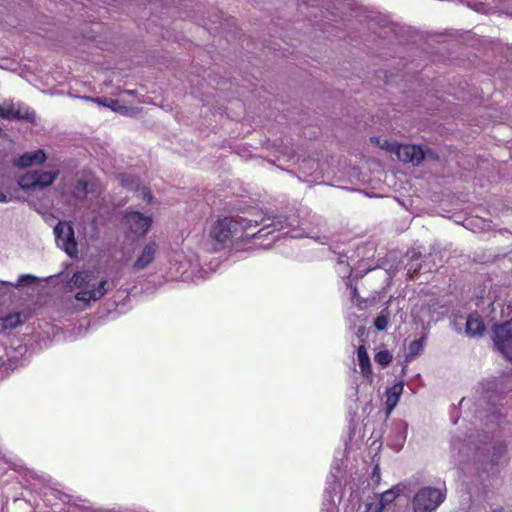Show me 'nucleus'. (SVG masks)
Wrapping results in <instances>:
<instances>
[{
    "mask_svg": "<svg viewBox=\"0 0 512 512\" xmlns=\"http://www.w3.org/2000/svg\"><path fill=\"white\" fill-rule=\"evenodd\" d=\"M401 485H395L380 494L375 502H368L365 504V512H382L383 509L391 504L402 492Z\"/></svg>",
    "mask_w": 512,
    "mask_h": 512,
    "instance_id": "13",
    "label": "nucleus"
},
{
    "mask_svg": "<svg viewBox=\"0 0 512 512\" xmlns=\"http://www.w3.org/2000/svg\"><path fill=\"white\" fill-rule=\"evenodd\" d=\"M377 144L396 155L397 159L404 163L418 165L424 158V152L420 146L410 144H399L396 142H388L386 140H377Z\"/></svg>",
    "mask_w": 512,
    "mask_h": 512,
    "instance_id": "5",
    "label": "nucleus"
},
{
    "mask_svg": "<svg viewBox=\"0 0 512 512\" xmlns=\"http://www.w3.org/2000/svg\"><path fill=\"white\" fill-rule=\"evenodd\" d=\"M445 490L433 487H424L414 496L412 501L414 512H433L445 500Z\"/></svg>",
    "mask_w": 512,
    "mask_h": 512,
    "instance_id": "4",
    "label": "nucleus"
},
{
    "mask_svg": "<svg viewBox=\"0 0 512 512\" xmlns=\"http://www.w3.org/2000/svg\"><path fill=\"white\" fill-rule=\"evenodd\" d=\"M407 431H408V424L406 422H400L399 424L396 425L395 440L391 441V443H390V446L394 450L399 451L403 447V445L406 441Z\"/></svg>",
    "mask_w": 512,
    "mask_h": 512,
    "instance_id": "19",
    "label": "nucleus"
},
{
    "mask_svg": "<svg viewBox=\"0 0 512 512\" xmlns=\"http://www.w3.org/2000/svg\"><path fill=\"white\" fill-rule=\"evenodd\" d=\"M125 224L133 234L144 236L152 225V219L138 211H132L125 215Z\"/></svg>",
    "mask_w": 512,
    "mask_h": 512,
    "instance_id": "12",
    "label": "nucleus"
},
{
    "mask_svg": "<svg viewBox=\"0 0 512 512\" xmlns=\"http://www.w3.org/2000/svg\"><path fill=\"white\" fill-rule=\"evenodd\" d=\"M36 279L37 278L34 275L22 274V275L19 276L17 282H15V283L8 282V281H0V284L1 285H5V286H9V287L18 288V287H21V286L30 285V284L34 283L36 281Z\"/></svg>",
    "mask_w": 512,
    "mask_h": 512,
    "instance_id": "24",
    "label": "nucleus"
},
{
    "mask_svg": "<svg viewBox=\"0 0 512 512\" xmlns=\"http://www.w3.org/2000/svg\"><path fill=\"white\" fill-rule=\"evenodd\" d=\"M58 175V171H36L37 187L44 188L51 185Z\"/></svg>",
    "mask_w": 512,
    "mask_h": 512,
    "instance_id": "22",
    "label": "nucleus"
},
{
    "mask_svg": "<svg viewBox=\"0 0 512 512\" xmlns=\"http://www.w3.org/2000/svg\"><path fill=\"white\" fill-rule=\"evenodd\" d=\"M62 193L74 200V205L85 200L97 198L100 194L99 184L92 177L71 178L63 183Z\"/></svg>",
    "mask_w": 512,
    "mask_h": 512,
    "instance_id": "3",
    "label": "nucleus"
},
{
    "mask_svg": "<svg viewBox=\"0 0 512 512\" xmlns=\"http://www.w3.org/2000/svg\"><path fill=\"white\" fill-rule=\"evenodd\" d=\"M45 160V152L42 149H38L22 154L15 160L14 164L21 168H27L33 165L42 164Z\"/></svg>",
    "mask_w": 512,
    "mask_h": 512,
    "instance_id": "14",
    "label": "nucleus"
},
{
    "mask_svg": "<svg viewBox=\"0 0 512 512\" xmlns=\"http://www.w3.org/2000/svg\"><path fill=\"white\" fill-rule=\"evenodd\" d=\"M485 331V325L477 314H470L466 321V333L469 336H481Z\"/></svg>",
    "mask_w": 512,
    "mask_h": 512,
    "instance_id": "18",
    "label": "nucleus"
},
{
    "mask_svg": "<svg viewBox=\"0 0 512 512\" xmlns=\"http://www.w3.org/2000/svg\"><path fill=\"white\" fill-rule=\"evenodd\" d=\"M54 234L57 246L64 250L70 257L76 256L77 243L71 223L60 221L54 228Z\"/></svg>",
    "mask_w": 512,
    "mask_h": 512,
    "instance_id": "8",
    "label": "nucleus"
},
{
    "mask_svg": "<svg viewBox=\"0 0 512 512\" xmlns=\"http://www.w3.org/2000/svg\"><path fill=\"white\" fill-rule=\"evenodd\" d=\"M404 383L403 381H398L394 383L391 387L386 389V412L389 415L393 409L397 406L400 396L403 393Z\"/></svg>",
    "mask_w": 512,
    "mask_h": 512,
    "instance_id": "15",
    "label": "nucleus"
},
{
    "mask_svg": "<svg viewBox=\"0 0 512 512\" xmlns=\"http://www.w3.org/2000/svg\"><path fill=\"white\" fill-rule=\"evenodd\" d=\"M18 184L22 189H34L37 188L36 171L27 172L21 176L18 180Z\"/></svg>",
    "mask_w": 512,
    "mask_h": 512,
    "instance_id": "23",
    "label": "nucleus"
},
{
    "mask_svg": "<svg viewBox=\"0 0 512 512\" xmlns=\"http://www.w3.org/2000/svg\"><path fill=\"white\" fill-rule=\"evenodd\" d=\"M180 274L182 277H189V275L187 274V271H182V272H180Z\"/></svg>",
    "mask_w": 512,
    "mask_h": 512,
    "instance_id": "35",
    "label": "nucleus"
},
{
    "mask_svg": "<svg viewBox=\"0 0 512 512\" xmlns=\"http://www.w3.org/2000/svg\"><path fill=\"white\" fill-rule=\"evenodd\" d=\"M367 246H359L352 255L341 254L337 262V271L342 277H350L354 268L368 257Z\"/></svg>",
    "mask_w": 512,
    "mask_h": 512,
    "instance_id": "9",
    "label": "nucleus"
},
{
    "mask_svg": "<svg viewBox=\"0 0 512 512\" xmlns=\"http://www.w3.org/2000/svg\"><path fill=\"white\" fill-rule=\"evenodd\" d=\"M472 451L471 441L461 435H453L450 440V454L455 466H461L469 458Z\"/></svg>",
    "mask_w": 512,
    "mask_h": 512,
    "instance_id": "10",
    "label": "nucleus"
},
{
    "mask_svg": "<svg viewBox=\"0 0 512 512\" xmlns=\"http://www.w3.org/2000/svg\"><path fill=\"white\" fill-rule=\"evenodd\" d=\"M407 256L410 258L411 261H415L420 258L421 252L416 248H412L407 252Z\"/></svg>",
    "mask_w": 512,
    "mask_h": 512,
    "instance_id": "30",
    "label": "nucleus"
},
{
    "mask_svg": "<svg viewBox=\"0 0 512 512\" xmlns=\"http://www.w3.org/2000/svg\"><path fill=\"white\" fill-rule=\"evenodd\" d=\"M126 92H127L128 94H130V95H132V94L134 93V91H133V90H127Z\"/></svg>",
    "mask_w": 512,
    "mask_h": 512,
    "instance_id": "37",
    "label": "nucleus"
},
{
    "mask_svg": "<svg viewBox=\"0 0 512 512\" xmlns=\"http://www.w3.org/2000/svg\"><path fill=\"white\" fill-rule=\"evenodd\" d=\"M0 116L6 119H22L26 118L28 120L34 119V113H22L20 107H15L14 105L6 104L0 105Z\"/></svg>",
    "mask_w": 512,
    "mask_h": 512,
    "instance_id": "17",
    "label": "nucleus"
},
{
    "mask_svg": "<svg viewBox=\"0 0 512 512\" xmlns=\"http://www.w3.org/2000/svg\"><path fill=\"white\" fill-rule=\"evenodd\" d=\"M143 199L150 202L152 200V194L149 191L143 192Z\"/></svg>",
    "mask_w": 512,
    "mask_h": 512,
    "instance_id": "33",
    "label": "nucleus"
},
{
    "mask_svg": "<svg viewBox=\"0 0 512 512\" xmlns=\"http://www.w3.org/2000/svg\"><path fill=\"white\" fill-rule=\"evenodd\" d=\"M357 361L360 367V373L371 383L373 380L371 362L367 350L363 345H360L357 349Z\"/></svg>",
    "mask_w": 512,
    "mask_h": 512,
    "instance_id": "16",
    "label": "nucleus"
},
{
    "mask_svg": "<svg viewBox=\"0 0 512 512\" xmlns=\"http://www.w3.org/2000/svg\"><path fill=\"white\" fill-rule=\"evenodd\" d=\"M374 359H375L376 363H378L379 365L385 367V366H387L391 362L392 355L387 350H381V351L376 353Z\"/></svg>",
    "mask_w": 512,
    "mask_h": 512,
    "instance_id": "26",
    "label": "nucleus"
},
{
    "mask_svg": "<svg viewBox=\"0 0 512 512\" xmlns=\"http://www.w3.org/2000/svg\"><path fill=\"white\" fill-rule=\"evenodd\" d=\"M499 382H500V385L503 386V385H508L507 388H504V387H501L499 389V393H504L508 388H510L512 386V376L511 375H505V376H502L500 379H499Z\"/></svg>",
    "mask_w": 512,
    "mask_h": 512,
    "instance_id": "28",
    "label": "nucleus"
},
{
    "mask_svg": "<svg viewBox=\"0 0 512 512\" xmlns=\"http://www.w3.org/2000/svg\"><path fill=\"white\" fill-rule=\"evenodd\" d=\"M492 339L497 350L512 361V320L494 326Z\"/></svg>",
    "mask_w": 512,
    "mask_h": 512,
    "instance_id": "7",
    "label": "nucleus"
},
{
    "mask_svg": "<svg viewBox=\"0 0 512 512\" xmlns=\"http://www.w3.org/2000/svg\"><path fill=\"white\" fill-rule=\"evenodd\" d=\"M262 225L252 237L262 238L268 236L273 231H282L288 229L285 234L291 238H301L303 233L297 230L301 226L299 217L295 214L289 216L278 215L274 217L257 216L253 219L244 217H223L216 220L210 229V238L214 241V249L220 250L225 247L239 230L247 231L251 228Z\"/></svg>",
    "mask_w": 512,
    "mask_h": 512,
    "instance_id": "1",
    "label": "nucleus"
},
{
    "mask_svg": "<svg viewBox=\"0 0 512 512\" xmlns=\"http://www.w3.org/2000/svg\"><path fill=\"white\" fill-rule=\"evenodd\" d=\"M159 251V245L156 241H148L140 249L132 265L134 271H141L153 263Z\"/></svg>",
    "mask_w": 512,
    "mask_h": 512,
    "instance_id": "11",
    "label": "nucleus"
},
{
    "mask_svg": "<svg viewBox=\"0 0 512 512\" xmlns=\"http://www.w3.org/2000/svg\"><path fill=\"white\" fill-rule=\"evenodd\" d=\"M363 332H364V328L363 327L359 328L358 334H362Z\"/></svg>",
    "mask_w": 512,
    "mask_h": 512,
    "instance_id": "36",
    "label": "nucleus"
},
{
    "mask_svg": "<svg viewBox=\"0 0 512 512\" xmlns=\"http://www.w3.org/2000/svg\"><path fill=\"white\" fill-rule=\"evenodd\" d=\"M379 471H380L379 466H378V465H376V466L374 467V469H373V475H372V478H373V479H375V478H376V479H377V481H378V480H379V478H380V473H379Z\"/></svg>",
    "mask_w": 512,
    "mask_h": 512,
    "instance_id": "32",
    "label": "nucleus"
},
{
    "mask_svg": "<svg viewBox=\"0 0 512 512\" xmlns=\"http://www.w3.org/2000/svg\"><path fill=\"white\" fill-rule=\"evenodd\" d=\"M339 474L340 465L335 462L332 465L330 475L327 477L326 487L323 496V502L320 512H338L337 503L335 497L339 493Z\"/></svg>",
    "mask_w": 512,
    "mask_h": 512,
    "instance_id": "6",
    "label": "nucleus"
},
{
    "mask_svg": "<svg viewBox=\"0 0 512 512\" xmlns=\"http://www.w3.org/2000/svg\"><path fill=\"white\" fill-rule=\"evenodd\" d=\"M23 323L20 313H12L0 318V332L14 329Z\"/></svg>",
    "mask_w": 512,
    "mask_h": 512,
    "instance_id": "20",
    "label": "nucleus"
},
{
    "mask_svg": "<svg viewBox=\"0 0 512 512\" xmlns=\"http://www.w3.org/2000/svg\"><path fill=\"white\" fill-rule=\"evenodd\" d=\"M105 105L110 107L114 111L123 112V110H125V107L121 106L116 100H110V104Z\"/></svg>",
    "mask_w": 512,
    "mask_h": 512,
    "instance_id": "31",
    "label": "nucleus"
},
{
    "mask_svg": "<svg viewBox=\"0 0 512 512\" xmlns=\"http://www.w3.org/2000/svg\"><path fill=\"white\" fill-rule=\"evenodd\" d=\"M505 0H492L494 6L491 7L490 4L479 2L474 5V9L477 12L481 13H490L494 8H496L499 4L503 3Z\"/></svg>",
    "mask_w": 512,
    "mask_h": 512,
    "instance_id": "25",
    "label": "nucleus"
},
{
    "mask_svg": "<svg viewBox=\"0 0 512 512\" xmlns=\"http://www.w3.org/2000/svg\"><path fill=\"white\" fill-rule=\"evenodd\" d=\"M5 181H6L5 176L0 175V203L8 202V197L2 190V186L5 184Z\"/></svg>",
    "mask_w": 512,
    "mask_h": 512,
    "instance_id": "29",
    "label": "nucleus"
},
{
    "mask_svg": "<svg viewBox=\"0 0 512 512\" xmlns=\"http://www.w3.org/2000/svg\"><path fill=\"white\" fill-rule=\"evenodd\" d=\"M424 342L425 338L421 337L419 339L413 340L410 342L407 350V354L405 356V361L409 362L413 359H415L423 350L424 348Z\"/></svg>",
    "mask_w": 512,
    "mask_h": 512,
    "instance_id": "21",
    "label": "nucleus"
},
{
    "mask_svg": "<svg viewBox=\"0 0 512 512\" xmlns=\"http://www.w3.org/2000/svg\"><path fill=\"white\" fill-rule=\"evenodd\" d=\"M349 287L351 289V294H352L353 298H356L358 296L357 288L353 287L351 284H349Z\"/></svg>",
    "mask_w": 512,
    "mask_h": 512,
    "instance_id": "34",
    "label": "nucleus"
},
{
    "mask_svg": "<svg viewBox=\"0 0 512 512\" xmlns=\"http://www.w3.org/2000/svg\"><path fill=\"white\" fill-rule=\"evenodd\" d=\"M70 285L79 289L75 299L85 304L100 300L109 290L108 280L103 279L96 282L95 274L92 271H78L74 273L70 280Z\"/></svg>",
    "mask_w": 512,
    "mask_h": 512,
    "instance_id": "2",
    "label": "nucleus"
},
{
    "mask_svg": "<svg viewBox=\"0 0 512 512\" xmlns=\"http://www.w3.org/2000/svg\"><path fill=\"white\" fill-rule=\"evenodd\" d=\"M387 325H388V317L387 315H385L383 312L381 314H379L375 321H374V326L376 327L377 330L379 331H383L387 328Z\"/></svg>",
    "mask_w": 512,
    "mask_h": 512,
    "instance_id": "27",
    "label": "nucleus"
}]
</instances>
